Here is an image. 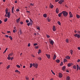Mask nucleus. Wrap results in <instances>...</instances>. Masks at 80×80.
I'll return each instance as SVG.
<instances>
[{
  "label": "nucleus",
  "instance_id": "nucleus-1",
  "mask_svg": "<svg viewBox=\"0 0 80 80\" xmlns=\"http://www.w3.org/2000/svg\"><path fill=\"white\" fill-rule=\"evenodd\" d=\"M62 13L63 14V16L65 17H67L68 16V12H67L66 11H62Z\"/></svg>",
  "mask_w": 80,
  "mask_h": 80
},
{
  "label": "nucleus",
  "instance_id": "nucleus-2",
  "mask_svg": "<svg viewBox=\"0 0 80 80\" xmlns=\"http://www.w3.org/2000/svg\"><path fill=\"white\" fill-rule=\"evenodd\" d=\"M33 66L34 67H35L36 68H38V65L37 64V63L35 64L33 63Z\"/></svg>",
  "mask_w": 80,
  "mask_h": 80
},
{
  "label": "nucleus",
  "instance_id": "nucleus-3",
  "mask_svg": "<svg viewBox=\"0 0 80 80\" xmlns=\"http://www.w3.org/2000/svg\"><path fill=\"white\" fill-rule=\"evenodd\" d=\"M8 8H7L5 10V12H6V14L5 15V16L6 17H8L7 16V14H8Z\"/></svg>",
  "mask_w": 80,
  "mask_h": 80
},
{
  "label": "nucleus",
  "instance_id": "nucleus-4",
  "mask_svg": "<svg viewBox=\"0 0 80 80\" xmlns=\"http://www.w3.org/2000/svg\"><path fill=\"white\" fill-rule=\"evenodd\" d=\"M62 77H63V74L62 73H59V78H62Z\"/></svg>",
  "mask_w": 80,
  "mask_h": 80
},
{
  "label": "nucleus",
  "instance_id": "nucleus-5",
  "mask_svg": "<svg viewBox=\"0 0 80 80\" xmlns=\"http://www.w3.org/2000/svg\"><path fill=\"white\" fill-rule=\"evenodd\" d=\"M69 13L70 15L69 17L70 18H72V17H73V14H72V12H69Z\"/></svg>",
  "mask_w": 80,
  "mask_h": 80
},
{
  "label": "nucleus",
  "instance_id": "nucleus-6",
  "mask_svg": "<svg viewBox=\"0 0 80 80\" xmlns=\"http://www.w3.org/2000/svg\"><path fill=\"white\" fill-rule=\"evenodd\" d=\"M74 36L75 37H78V38H79L80 37V35L77 34H76L74 35Z\"/></svg>",
  "mask_w": 80,
  "mask_h": 80
},
{
  "label": "nucleus",
  "instance_id": "nucleus-7",
  "mask_svg": "<svg viewBox=\"0 0 80 80\" xmlns=\"http://www.w3.org/2000/svg\"><path fill=\"white\" fill-rule=\"evenodd\" d=\"M46 55L47 57L48 58V59H50V55L46 54Z\"/></svg>",
  "mask_w": 80,
  "mask_h": 80
},
{
  "label": "nucleus",
  "instance_id": "nucleus-8",
  "mask_svg": "<svg viewBox=\"0 0 80 80\" xmlns=\"http://www.w3.org/2000/svg\"><path fill=\"white\" fill-rule=\"evenodd\" d=\"M64 0H61L59 1L58 2V3L59 4H62V2H64Z\"/></svg>",
  "mask_w": 80,
  "mask_h": 80
},
{
  "label": "nucleus",
  "instance_id": "nucleus-9",
  "mask_svg": "<svg viewBox=\"0 0 80 80\" xmlns=\"http://www.w3.org/2000/svg\"><path fill=\"white\" fill-rule=\"evenodd\" d=\"M73 65V63H69L68 64V66L69 67H71L72 65Z\"/></svg>",
  "mask_w": 80,
  "mask_h": 80
},
{
  "label": "nucleus",
  "instance_id": "nucleus-10",
  "mask_svg": "<svg viewBox=\"0 0 80 80\" xmlns=\"http://www.w3.org/2000/svg\"><path fill=\"white\" fill-rule=\"evenodd\" d=\"M8 14H7V16L8 17V18H10V12H8Z\"/></svg>",
  "mask_w": 80,
  "mask_h": 80
},
{
  "label": "nucleus",
  "instance_id": "nucleus-11",
  "mask_svg": "<svg viewBox=\"0 0 80 80\" xmlns=\"http://www.w3.org/2000/svg\"><path fill=\"white\" fill-rule=\"evenodd\" d=\"M57 57V56H56V55L55 54H54L53 58V60H55V59H56V58Z\"/></svg>",
  "mask_w": 80,
  "mask_h": 80
},
{
  "label": "nucleus",
  "instance_id": "nucleus-12",
  "mask_svg": "<svg viewBox=\"0 0 80 80\" xmlns=\"http://www.w3.org/2000/svg\"><path fill=\"white\" fill-rule=\"evenodd\" d=\"M20 18H19L16 20V22L17 23H18L20 22Z\"/></svg>",
  "mask_w": 80,
  "mask_h": 80
},
{
  "label": "nucleus",
  "instance_id": "nucleus-13",
  "mask_svg": "<svg viewBox=\"0 0 80 80\" xmlns=\"http://www.w3.org/2000/svg\"><path fill=\"white\" fill-rule=\"evenodd\" d=\"M52 30L53 31V32H55L56 31V29L55 28V26H53V28H52Z\"/></svg>",
  "mask_w": 80,
  "mask_h": 80
},
{
  "label": "nucleus",
  "instance_id": "nucleus-14",
  "mask_svg": "<svg viewBox=\"0 0 80 80\" xmlns=\"http://www.w3.org/2000/svg\"><path fill=\"white\" fill-rule=\"evenodd\" d=\"M56 13H58V12H59V10L58 9V8H57L56 9Z\"/></svg>",
  "mask_w": 80,
  "mask_h": 80
},
{
  "label": "nucleus",
  "instance_id": "nucleus-15",
  "mask_svg": "<svg viewBox=\"0 0 80 80\" xmlns=\"http://www.w3.org/2000/svg\"><path fill=\"white\" fill-rule=\"evenodd\" d=\"M50 44H51V45H53V43H54V42H53V40H51L50 42Z\"/></svg>",
  "mask_w": 80,
  "mask_h": 80
},
{
  "label": "nucleus",
  "instance_id": "nucleus-16",
  "mask_svg": "<svg viewBox=\"0 0 80 80\" xmlns=\"http://www.w3.org/2000/svg\"><path fill=\"white\" fill-rule=\"evenodd\" d=\"M66 58V59H68V60H69L70 58V57L69 56H67L65 57Z\"/></svg>",
  "mask_w": 80,
  "mask_h": 80
},
{
  "label": "nucleus",
  "instance_id": "nucleus-17",
  "mask_svg": "<svg viewBox=\"0 0 80 80\" xmlns=\"http://www.w3.org/2000/svg\"><path fill=\"white\" fill-rule=\"evenodd\" d=\"M50 8H52H52H53L54 7V6H53V5L51 4V3H50Z\"/></svg>",
  "mask_w": 80,
  "mask_h": 80
},
{
  "label": "nucleus",
  "instance_id": "nucleus-18",
  "mask_svg": "<svg viewBox=\"0 0 80 80\" xmlns=\"http://www.w3.org/2000/svg\"><path fill=\"white\" fill-rule=\"evenodd\" d=\"M65 66H63L62 68V70H63V71H65Z\"/></svg>",
  "mask_w": 80,
  "mask_h": 80
},
{
  "label": "nucleus",
  "instance_id": "nucleus-19",
  "mask_svg": "<svg viewBox=\"0 0 80 80\" xmlns=\"http://www.w3.org/2000/svg\"><path fill=\"white\" fill-rule=\"evenodd\" d=\"M68 62V61L67 60V59L65 58L64 59V61H63L64 63H65V62Z\"/></svg>",
  "mask_w": 80,
  "mask_h": 80
},
{
  "label": "nucleus",
  "instance_id": "nucleus-20",
  "mask_svg": "<svg viewBox=\"0 0 80 80\" xmlns=\"http://www.w3.org/2000/svg\"><path fill=\"white\" fill-rule=\"evenodd\" d=\"M62 12L59 13L58 14V16L59 17H61V15H62Z\"/></svg>",
  "mask_w": 80,
  "mask_h": 80
},
{
  "label": "nucleus",
  "instance_id": "nucleus-21",
  "mask_svg": "<svg viewBox=\"0 0 80 80\" xmlns=\"http://www.w3.org/2000/svg\"><path fill=\"white\" fill-rule=\"evenodd\" d=\"M27 25H28V26H30V25H32V23H31L30 22H29L27 24Z\"/></svg>",
  "mask_w": 80,
  "mask_h": 80
},
{
  "label": "nucleus",
  "instance_id": "nucleus-22",
  "mask_svg": "<svg viewBox=\"0 0 80 80\" xmlns=\"http://www.w3.org/2000/svg\"><path fill=\"white\" fill-rule=\"evenodd\" d=\"M38 59L39 60H42V58L40 57H38Z\"/></svg>",
  "mask_w": 80,
  "mask_h": 80
},
{
  "label": "nucleus",
  "instance_id": "nucleus-23",
  "mask_svg": "<svg viewBox=\"0 0 80 80\" xmlns=\"http://www.w3.org/2000/svg\"><path fill=\"white\" fill-rule=\"evenodd\" d=\"M15 72H17L19 74H20V71H18V70H16L15 71Z\"/></svg>",
  "mask_w": 80,
  "mask_h": 80
},
{
  "label": "nucleus",
  "instance_id": "nucleus-24",
  "mask_svg": "<svg viewBox=\"0 0 80 80\" xmlns=\"http://www.w3.org/2000/svg\"><path fill=\"white\" fill-rule=\"evenodd\" d=\"M30 23H32V24H33V21L32 20V19H31V18H30Z\"/></svg>",
  "mask_w": 80,
  "mask_h": 80
},
{
  "label": "nucleus",
  "instance_id": "nucleus-25",
  "mask_svg": "<svg viewBox=\"0 0 80 80\" xmlns=\"http://www.w3.org/2000/svg\"><path fill=\"white\" fill-rule=\"evenodd\" d=\"M70 76H68L67 78H66V80H70Z\"/></svg>",
  "mask_w": 80,
  "mask_h": 80
},
{
  "label": "nucleus",
  "instance_id": "nucleus-26",
  "mask_svg": "<svg viewBox=\"0 0 80 80\" xmlns=\"http://www.w3.org/2000/svg\"><path fill=\"white\" fill-rule=\"evenodd\" d=\"M47 16V14H44L43 15V17L45 18H46Z\"/></svg>",
  "mask_w": 80,
  "mask_h": 80
},
{
  "label": "nucleus",
  "instance_id": "nucleus-27",
  "mask_svg": "<svg viewBox=\"0 0 80 80\" xmlns=\"http://www.w3.org/2000/svg\"><path fill=\"white\" fill-rule=\"evenodd\" d=\"M13 10H14V7H13L12 8V13H13Z\"/></svg>",
  "mask_w": 80,
  "mask_h": 80
},
{
  "label": "nucleus",
  "instance_id": "nucleus-28",
  "mask_svg": "<svg viewBox=\"0 0 80 80\" xmlns=\"http://www.w3.org/2000/svg\"><path fill=\"white\" fill-rule=\"evenodd\" d=\"M76 17L77 18H80V15H79L78 14H77Z\"/></svg>",
  "mask_w": 80,
  "mask_h": 80
},
{
  "label": "nucleus",
  "instance_id": "nucleus-29",
  "mask_svg": "<svg viewBox=\"0 0 80 80\" xmlns=\"http://www.w3.org/2000/svg\"><path fill=\"white\" fill-rule=\"evenodd\" d=\"M42 51L41 49H39L38 50V54H39V53H41Z\"/></svg>",
  "mask_w": 80,
  "mask_h": 80
},
{
  "label": "nucleus",
  "instance_id": "nucleus-30",
  "mask_svg": "<svg viewBox=\"0 0 80 80\" xmlns=\"http://www.w3.org/2000/svg\"><path fill=\"white\" fill-rule=\"evenodd\" d=\"M72 68H74V69H75V70L76 69H77V68H76V66L75 65H74L72 67Z\"/></svg>",
  "mask_w": 80,
  "mask_h": 80
},
{
  "label": "nucleus",
  "instance_id": "nucleus-31",
  "mask_svg": "<svg viewBox=\"0 0 80 80\" xmlns=\"http://www.w3.org/2000/svg\"><path fill=\"white\" fill-rule=\"evenodd\" d=\"M77 71H78V68H79V66H78V64L77 65Z\"/></svg>",
  "mask_w": 80,
  "mask_h": 80
},
{
  "label": "nucleus",
  "instance_id": "nucleus-32",
  "mask_svg": "<svg viewBox=\"0 0 80 80\" xmlns=\"http://www.w3.org/2000/svg\"><path fill=\"white\" fill-rule=\"evenodd\" d=\"M70 53L71 55H72V54H73V50H70Z\"/></svg>",
  "mask_w": 80,
  "mask_h": 80
},
{
  "label": "nucleus",
  "instance_id": "nucleus-33",
  "mask_svg": "<svg viewBox=\"0 0 80 80\" xmlns=\"http://www.w3.org/2000/svg\"><path fill=\"white\" fill-rule=\"evenodd\" d=\"M9 38H10L11 40H13V38H12V36H9Z\"/></svg>",
  "mask_w": 80,
  "mask_h": 80
},
{
  "label": "nucleus",
  "instance_id": "nucleus-34",
  "mask_svg": "<svg viewBox=\"0 0 80 80\" xmlns=\"http://www.w3.org/2000/svg\"><path fill=\"white\" fill-rule=\"evenodd\" d=\"M47 20H48V22H50L51 21V19H50L49 18H47Z\"/></svg>",
  "mask_w": 80,
  "mask_h": 80
},
{
  "label": "nucleus",
  "instance_id": "nucleus-35",
  "mask_svg": "<svg viewBox=\"0 0 80 80\" xmlns=\"http://www.w3.org/2000/svg\"><path fill=\"white\" fill-rule=\"evenodd\" d=\"M56 62H57V63H59L60 62V60L59 59H57V60H56Z\"/></svg>",
  "mask_w": 80,
  "mask_h": 80
},
{
  "label": "nucleus",
  "instance_id": "nucleus-36",
  "mask_svg": "<svg viewBox=\"0 0 80 80\" xmlns=\"http://www.w3.org/2000/svg\"><path fill=\"white\" fill-rule=\"evenodd\" d=\"M7 20H8V19H7V18H6L5 19H4L5 22H7Z\"/></svg>",
  "mask_w": 80,
  "mask_h": 80
},
{
  "label": "nucleus",
  "instance_id": "nucleus-37",
  "mask_svg": "<svg viewBox=\"0 0 80 80\" xmlns=\"http://www.w3.org/2000/svg\"><path fill=\"white\" fill-rule=\"evenodd\" d=\"M8 50V48H7L4 51V52H3V53H6V52L7 51V50Z\"/></svg>",
  "mask_w": 80,
  "mask_h": 80
},
{
  "label": "nucleus",
  "instance_id": "nucleus-38",
  "mask_svg": "<svg viewBox=\"0 0 80 80\" xmlns=\"http://www.w3.org/2000/svg\"><path fill=\"white\" fill-rule=\"evenodd\" d=\"M30 64V68H32V66H33V64L32 63Z\"/></svg>",
  "mask_w": 80,
  "mask_h": 80
},
{
  "label": "nucleus",
  "instance_id": "nucleus-39",
  "mask_svg": "<svg viewBox=\"0 0 80 80\" xmlns=\"http://www.w3.org/2000/svg\"><path fill=\"white\" fill-rule=\"evenodd\" d=\"M58 25H61V23H60V21H58Z\"/></svg>",
  "mask_w": 80,
  "mask_h": 80
},
{
  "label": "nucleus",
  "instance_id": "nucleus-40",
  "mask_svg": "<svg viewBox=\"0 0 80 80\" xmlns=\"http://www.w3.org/2000/svg\"><path fill=\"white\" fill-rule=\"evenodd\" d=\"M16 67H17L18 68H20V66L19 65H16Z\"/></svg>",
  "mask_w": 80,
  "mask_h": 80
},
{
  "label": "nucleus",
  "instance_id": "nucleus-41",
  "mask_svg": "<svg viewBox=\"0 0 80 80\" xmlns=\"http://www.w3.org/2000/svg\"><path fill=\"white\" fill-rule=\"evenodd\" d=\"M19 32H20L21 35V34H22V30H21V29L19 30Z\"/></svg>",
  "mask_w": 80,
  "mask_h": 80
},
{
  "label": "nucleus",
  "instance_id": "nucleus-42",
  "mask_svg": "<svg viewBox=\"0 0 80 80\" xmlns=\"http://www.w3.org/2000/svg\"><path fill=\"white\" fill-rule=\"evenodd\" d=\"M60 65V66H62V65H63V62H61Z\"/></svg>",
  "mask_w": 80,
  "mask_h": 80
},
{
  "label": "nucleus",
  "instance_id": "nucleus-43",
  "mask_svg": "<svg viewBox=\"0 0 80 80\" xmlns=\"http://www.w3.org/2000/svg\"><path fill=\"white\" fill-rule=\"evenodd\" d=\"M10 55V56H12L13 55V53H10L8 55V56L9 57V56Z\"/></svg>",
  "mask_w": 80,
  "mask_h": 80
},
{
  "label": "nucleus",
  "instance_id": "nucleus-44",
  "mask_svg": "<svg viewBox=\"0 0 80 80\" xmlns=\"http://www.w3.org/2000/svg\"><path fill=\"white\" fill-rule=\"evenodd\" d=\"M66 43H68V39H66Z\"/></svg>",
  "mask_w": 80,
  "mask_h": 80
},
{
  "label": "nucleus",
  "instance_id": "nucleus-45",
  "mask_svg": "<svg viewBox=\"0 0 80 80\" xmlns=\"http://www.w3.org/2000/svg\"><path fill=\"white\" fill-rule=\"evenodd\" d=\"M7 58L8 60H10V59H11V58L10 57H8Z\"/></svg>",
  "mask_w": 80,
  "mask_h": 80
},
{
  "label": "nucleus",
  "instance_id": "nucleus-46",
  "mask_svg": "<svg viewBox=\"0 0 80 80\" xmlns=\"http://www.w3.org/2000/svg\"><path fill=\"white\" fill-rule=\"evenodd\" d=\"M39 48V47H38V46H36L35 47V48H36V49H37V48Z\"/></svg>",
  "mask_w": 80,
  "mask_h": 80
},
{
  "label": "nucleus",
  "instance_id": "nucleus-47",
  "mask_svg": "<svg viewBox=\"0 0 80 80\" xmlns=\"http://www.w3.org/2000/svg\"><path fill=\"white\" fill-rule=\"evenodd\" d=\"M10 68V65H9L7 66V69H8V68Z\"/></svg>",
  "mask_w": 80,
  "mask_h": 80
},
{
  "label": "nucleus",
  "instance_id": "nucleus-48",
  "mask_svg": "<svg viewBox=\"0 0 80 80\" xmlns=\"http://www.w3.org/2000/svg\"><path fill=\"white\" fill-rule=\"evenodd\" d=\"M29 22V20H26V23H28Z\"/></svg>",
  "mask_w": 80,
  "mask_h": 80
},
{
  "label": "nucleus",
  "instance_id": "nucleus-49",
  "mask_svg": "<svg viewBox=\"0 0 80 80\" xmlns=\"http://www.w3.org/2000/svg\"><path fill=\"white\" fill-rule=\"evenodd\" d=\"M30 5H31V6H33L34 5L33 4H32V3H31L30 4Z\"/></svg>",
  "mask_w": 80,
  "mask_h": 80
},
{
  "label": "nucleus",
  "instance_id": "nucleus-50",
  "mask_svg": "<svg viewBox=\"0 0 80 80\" xmlns=\"http://www.w3.org/2000/svg\"><path fill=\"white\" fill-rule=\"evenodd\" d=\"M7 33H11V32L10 31H8L7 32Z\"/></svg>",
  "mask_w": 80,
  "mask_h": 80
},
{
  "label": "nucleus",
  "instance_id": "nucleus-51",
  "mask_svg": "<svg viewBox=\"0 0 80 80\" xmlns=\"http://www.w3.org/2000/svg\"><path fill=\"white\" fill-rule=\"evenodd\" d=\"M5 37H6L7 38H8V35H5Z\"/></svg>",
  "mask_w": 80,
  "mask_h": 80
},
{
  "label": "nucleus",
  "instance_id": "nucleus-52",
  "mask_svg": "<svg viewBox=\"0 0 80 80\" xmlns=\"http://www.w3.org/2000/svg\"><path fill=\"white\" fill-rule=\"evenodd\" d=\"M47 38H50V36H49V35H47Z\"/></svg>",
  "mask_w": 80,
  "mask_h": 80
},
{
  "label": "nucleus",
  "instance_id": "nucleus-53",
  "mask_svg": "<svg viewBox=\"0 0 80 80\" xmlns=\"http://www.w3.org/2000/svg\"><path fill=\"white\" fill-rule=\"evenodd\" d=\"M16 11L17 12H19V11H20V10H19V9H16Z\"/></svg>",
  "mask_w": 80,
  "mask_h": 80
},
{
  "label": "nucleus",
  "instance_id": "nucleus-54",
  "mask_svg": "<svg viewBox=\"0 0 80 80\" xmlns=\"http://www.w3.org/2000/svg\"><path fill=\"white\" fill-rule=\"evenodd\" d=\"M37 30H40V28L39 27L37 28Z\"/></svg>",
  "mask_w": 80,
  "mask_h": 80
},
{
  "label": "nucleus",
  "instance_id": "nucleus-55",
  "mask_svg": "<svg viewBox=\"0 0 80 80\" xmlns=\"http://www.w3.org/2000/svg\"><path fill=\"white\" fill-rule=\"evenodd\" d=\"M33 45L34 46H36V45H37V43H34Z\"/></svg>",
  "mask_w": 80,
  "mask_h": 80
},
{
  "label": "nucleus",
  "instance_id": "nucleus-56",
  "mask_svg": "<svg viewBox=\"0 0 80 80\" xmlns=\"http://www.w3.org/2000/svg\"><path fill=\"white\" fill-rule=\"evenodd\" d=\"M26 79L27 80H29L28 78V77H26Z\"/></svg>",
  "mask_w": 80,
  "mask_h": 80
},
{
  "label": "nucleus",
  "instance_id": "nucleus-57",
  "mask_svg": "<svg viewBox=\"0 0 80 80\" xmlns=\"http://www.w3.org/2000/svg\"><path fill=\"white\" fill-rule=\"evenodd\" d=\"M20 24H23V22H22V21H21L20 22Z\"/></svg>",
  "mask_w": 80,
  "mask_h": 80
},
{
  "label": "nucleus",
  "instance_id": "nucleus-58",
  "mask_svg": "<svg viewBox=\"0 0 80 80\" xmlns=\"http://www.w3.org/2000/svg\"><path fill=\"white\" fill-rule=\"evenodd\" d=\"M66 72H68V73L69 72V71L68 70H67L66 71Z\"/></svg>",
  "mask_w": 80,
  "mask_h": 80
},
{
  "label": "nucleus",
  "instance_id": "nucleus-59",
  "mask_svg": "<svg viewBox=\"0 0 80 80\" xmlns=\"http://www.w3.org/2000/svg\"><path fill=\"white\" fill-rule=\"evenodd\" d=\"M2 20H0V24H2Z\"/></svg>",
  "mask_w": 80,
  "mask_h": 80
},
{
  "label": "nucleus",
  "instance_id": "nucleus-60",
  "mask_svg": "<svg viewBox=\"0 0 80 80\" xmlns=\"http://www.w3.org/2000/svg\"><path fill=\"white\" fill-rule=\"evenodd\" d=\"M80 60L78 59L77 61V62H80Z\"/></svg>",
  "mask_w": 80,
  "mask_h": 80
},
{
  "label": "nucleus",
  "instance_id": "nucleus-61",
  "mask_svg": "<svg viewBox=\"0 0 80 80\" xmlns=\"http://www.w3.org/2000/svg\"><path fill=\"white\" fill-rule=\"evenodd\" d=\"M78 50H80V47H78Z\"/></svg>",
  "mask_w": 80,
  "mask_h": 80
},
{
  "label": "nucleus",
  "instance_id": "nucleus-62",
  "mask_svg": "<svg viewBox=\"0 0 80 80\" xmlns=\"http://www.w3.org/2000/svg\"><path fill=\"white\" fill-rule=\"evenodd\" d=\"M28 47H30V44L28 43Z\"/></svg>",
  "mask_w": 80,
  "mask_h": 80
},
{
  "label": "nucleus",
  "instance_id": "nucleus-63",
  "mask_svg": "<svg viewBox=\"0 0 80 80\" xmlns=\"http://www.w3.org/2000/svg\"><path fill=\"white\" fill-rule=\"evenodd\" d=\"M13 33H15V29L13 30Z\"/></svg>",
  "mask_w": 80,
  "mask_h": 80
},
{
  "label": "nucleus",
  "instance_id": "nucleus-64",
  "mask_svg": "<svg viewBox=\"0 0 80 80\" xmlns=\"http://www.w3.org/2000/svg\"><path fill=\"white\" fill-rule=\"evenodd\" d=\"M59 0H55V2H58V1H59Z\"/></svg>",
  "mask_w": 80,
  "mask_h": 80
}]
</instances>
